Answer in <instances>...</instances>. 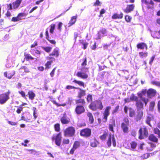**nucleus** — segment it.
<instances>
[{"instance_id": "f257e3e1", "label": "nucleus", "mask_w": 160, "mask_h": 160, "mask_svg": "<svg viewBox=\"0 0 160 160\" xmlns=\"http://www.w3.org/2000/svg\"><path fill=\"white\" fill-rule=\"evenodd\" d=\"M89 108L93 111H96L98 109L102 110L103 106L102 101L100 100H95L91 102L88 106Z\"/></svg>"}, {"instance_id": "f03ea898", "label": "nucleus", "mask_w": 160, "mask_h": 160, "mask_svg": "<svg viewBox=\"0 0 160 160\" xmlns=\"http://www.w3.org/2000/svg\"><path fill=\"white\" fill-rule=\"evenodd\" d=\"M138 138L140 140L144 139L148 137V128L145 126L140 127L138 131Z\"/></svg>"}, {"instance_id": "7ed1b4c3", "label": "nucleus", "mask_w": 160, "mask_h": 160, "mask_svg": "<svg viewBox=\"0 0 160 160\" xmlns=\"http://www.w3.org/2000/svg\"><path fill=\"white\" fill-rule=\"evenodd\" d=\"M123 121L121 124V128L124 133H127L129 131V120L127 118L124 117Z\"/></svg>"}, {"instance_id": "20e7f679", "label": "nucleus", "mask_w": 160, "mask_h": 160, "mask_svg": "<svg viewBox=\"0 0 160 160\" xmlns=\"http://www.w3.org/2000/svg\"><path fill=\"white\" fill-rule=\"evenodd\" d=\"M92 133V131L91 129L88 128H86L80 130V135L84 138H88L90 137Z\"/></svg>"}, {"instance_id": "39448f33", "label": "nucleus", "mask_w": 160, "mask_h": 160, "mask_svg": "<svg viewBox=\"0 0 160 160\" xmlns=\"http://www.w3.org/2000/svg\"><path fill=\"white\" fill-rule=\"evenodd\" d=\"M111 109V107L110 106H107L106 107L103 113L102 122L105 123L107 121L108 117L110 114V111Z\"/></svg>"}, {"instance_id": "423d86ee", "label": "nucleus", "mask_w": 160, "mask_h": 160, "mask_svg": "<svg viewBox=\"0 0 160 160\" xmlns=\"http://www.w3.org/2000/svg\"><path fill=\"white\" fill-rule=\"evenodd\" d=\"M10 92L8 91L5 93L0 94V104H1L5 103L9 99Z\"/></svg>"}, {"instance_id": "0eeeda50", "label": "nucleus", "mask_w": 160, "mask_h": 160, "mask_svg": "<svg viewBox=\"0 0 160 160\" xmlns=\"http://www.w3.org/2000/svg\"><path fill=\"white\" fill-rule=\"evenodd\" d=\"M112 141L113 146L115 147L116 146V143L114 136V135H112L111 134H109L108 140L107 142V144L109 147L111 146Z\"/></svg>"}, {"instance_id": "6e6552de", "label": "nucleus", "mask_w": 160, "mask_h": 160, "mask_svg": "<svg viewBox=\"0 0 160 160\" xmlns=\"http://www.w3.org/2000/svg\"><path fill=\"white\" fill-rule=\"evenodd\" d=\"M21 1L19 0H16L15 2H14L12 3V4L11 3L9 4L8 5V10H11L12 9V8H13L14 9L17 8L20 5V4H21Z\"/></svg>"}, {"instance_id": "1a4fd4ad", "label": "nucleus", "mask_w": 160, "mask_h": 160, "mask_svg": "<svg viewBox=\"0 0 160 160\" xmlns=\"http://www.w3.org/2000/svg\"><path fill=\"white\" fill-rule=\"evenodd\" d=\"M141 1L142 3L145 4L147 8L150 9L153 8L154 3L152 0H142Z\"/></svg>"}, {"instance_id": "9d476101", "label": "nucleus", "mask_w": 160, "mask_h": 160, "mask_svg": "<svg viewBox=\"0 0 160 160\" xmlns=\"http://www.w3.org/2000/svg\"><path fill=\"white\" fill-rule=\"evenodd\" d=\"M85 111L84 107L82 105H77L75 109V112L78 115H80L84 113Z\"/></svg>"}, {"instance_id": "9b49d317", "label": "nucleus", "mask_w": 160, "mask_h": 160, "mask_svg": "<svg viewBox=\"0 0 160 160\" xmlns=\"http://www.w3.org/2000/svg\"><path fill=\"white\" fill-rule=\"evenodd\" d=\"M116 126L115 121L114 119L112 118L110 120L108 124V129L109 131L112 132H114V127Z\"/></svg>"}, {"instance_id": "f8f14e48", "label": "nucleus", "mask_w": 160, "mask_h": 160, "mask_svg": "<svg viewBox=\"0 0 160 160\" xmlns=\"http://www.w3.org/2000/svg\"><path fill=\"white\" fill-rule=\"evenodd\" d=\"M135 7V6L134 4L127 5L126 8L123 10V11L126 13H129L133 11Z\"/></svg>"}, {"instance_id": "ddd939ff", "label": "nucleus", "mask_w": 160, "mask_h": 160, "mask_svg": "<svg viewBox=\"0 0 160 160\" xmlns=\"http://www.w3.org/2000/svg\"><path fill=\"white\" fill-rule=\"evenodd\" d=\"M52 140L53 142L55 140L56 145L59 146L60 145V133L57 135H53Z\"/></svg>"}, {"instance_id": "4468645a", "label": "nucleus", "mask_w": 160, "mask_h": 160, "mask_svg": "<svg viewBox=\"0 0 160 160\" xmlns=\"http://www.w3.org/2000/svg\"><path fill=\"white\" fill-rule=\"evenodd\" d=\"M157 92L156 90L152 88H150L147 91V95L148 97L151 98L156 95Z\"/></svg>"}, {"instance_id": "2eb2a0df", "label": "nucleus", "mask_w": 160, "mask_h": 160, "mask_svg": "<svg viewBox=\"0 0 160 160\" xmlns=\"http://www.w3.org/2000/svg\"><path fill=\"white\" fill-rule=\"evenodd\" d=\"M137 114L135 118V120L136 121H140L142 118L143 113L142 110H137Z\"/></svg>"}, {"instance_id": "dca6fc26", "label": "nucleus", "mask_w": 160, "mask_h": 160, "mask_svg": "<svg viewBox=\"0 0 160 160\" xmlns=\"http://www.w3.org/2000/svg\"><path fill=\"white\" fill-rule=\"evenodd\" d=\"M77 89H78L79 90V92H78L77 96V97L78 98H81L86 95V91L85 90L82 89L79 87H78Z\"/></svg>"}, {"instance_id": "f3484780", "label": "nucleus", "mask_w": 160, "mask_h": 160, "mask_svg": "<svg viewBox=\"0 0 160 160\" xmlns=\"http://www.w3.org/2000/svg\"><path fill=\"white\" fill-rule=\"evenodd\" d=\"M61 121L62 124H67L70 122V119L67 116L66 114H65L61 119Z\"/></svg>"}, {"instance_id": "a211bd4d", "label": "nucleus", "mask_w": 160, "mask_h": 160, "mask_svg": "<svg viewBox=\"0 0 160 160\" xmlns=\"http://www.w3.org/2000/svg\"><path fill=\"white\" fill-rule=\"evenodd\" d=\"M123 16V14L122 12H120V14L117 13H114L112 16V18L113 19H121Z\"/></svg>"}, {"instance_id": "6ab92c4d", "label": "nucleus", "mask_w": 160, "mask_h": 160, "mask_svg": "<svg viewBox=\"0 0 160 160\" xmlns=\"http://www.w3.org/2000/svg\"><path fill=\"white\" fill-rule=\"evenodd\" d=\"M137 47L138 49L143 50L145 49L146 50L148 49V46L144 42H142L138 43L137 45Z\"/></svg>"}, {"instance_id": "aec40b11", "label": "nucleus", "mask_w": 160, "mask_h": 160, "mask_svg": "<svg viewBox=\"0 0 160 160\" xmlns=\"http://www.w3.org/2000/svg\"><path fill=\"white\" fill-rule=\"evenodd\" d=\"M141 99L138 100L136 102V106L137 110H141V109H143V104Z\"/></svg>"}, {"instance_id": "412c9836", "label": "nucleus", "mask_w": 160, "mask_h": 160, "mask_svg": "<svg viewBox=\"0 0 160 160\" xmlns=\"http://www.w3.org/2000/svg\"><path fill=\"white\" fill-rule=\"evenodd\" d=\"M77 76L82 79H87L88 77V75L85 73L82 72H78L76 74Z\"/></svg>"}, {"instance_id": "4be33fe9", "label": "nucleus", "mask_w": 160, "mask_h": 160, "mask_svg": "<svg viewBox=\"0 0 160 160\" xmlns=\"http://www.w3.org/2000/svg\"><path fill=\"white\" fill-rule=\"evenodd\" d=\"M78 18V15H76L75 16H73L71 18L68 23V26L70 27L75 23Z\"/></svg>"}, {"instance_id": "5701e85b", "label": "nucleus", "mask_w": 160, "mask_h": 160, "mask_svg": "<svg viewBox=\"0 0 160 160\" xmlns=\"http://www.w3.org/2000/svg\"><path fill=\"white\" fill-rule=\"evenodd\" d=\"M148 140L153 142L158 143V139L157 137L153 134H150L148 137Z\"/></svg>"}, {"instance_id": "b1692460", "label": "nucleus", "mask_w": 160, "mask_h": 160, "mask_svg": "<svg viewBox=\"0 0 160 160\" xmlns=\"http://www.w3.org/2000/svg\"><path fill=\"white\" fill-rule=\"evenodd\" d=\"M137 94L140 98H141V99L144 102L145 105L146 106L148 101V99L144 97H143V95L141 92H138Z\"/></svg>"}, {"instance_id": "393cba45", "label": "nucleus", "mask_w": 160, "mask_h": 160, "mask_svg": "<svg viewBox=\"0 0 160 160\" xmlns=\"http://www.w3.org/2000/svg\"><path fill=\"white\" fill-rule=\"evenodd\" d=\"M153 119V117L152 115H149L147 116L145 120V122L150 127H152L150 122Z\"/></svg>"}, {"instance_id": "a878e982", "label": "nucleus", "mask_w": 160, "mask_h": 160, "mask_svg": "<svg viewBox=\"0 0 160 160\" xmlns=\"http://www.w3.org/2000/svg\"><path fill=\"white\" fill-rule=\"evenodd\" d=\"M87 115L88 118V121L90 123L92 124L94 122V119L92 114L90 112L87 113Z\"/></svg>"}, {"instance_id": "bb28decb", "label": "nucleus", "mask_w": 160, "mask_h": 160, "mask_svg": "<svg viewBox=\"0 0 160 160\" xmlns=\"http://www.w3.org/2000/svg\"><path fill=\"white\" fill-rule=\"evenodd\" d=\"M31 53L34 56H35L37 58H39L41 54V52L38 50L32 49L30 51Z\"/></svg>"}, {"instance_id": "cd10ccee", "label": "nucleus", "mask_w": 160, "mask_h": 160, "mask_svg": "<svg viewBox=\"0 0 160 160\" xmlns=\"http://www.w3.org/2000/svg\"><path fill=\"white\" fill-rule=\"evenodd\" d=\"M78 99L75 100V103L76 104L79 105L81 104L82 105H84L86 104V102L84 98H79Z\"/></svg>"}, {"instance_id": "c85d7f7f", "label": "nucleus", "mask_w": 160, "mask_h": 160, "mask_svg": "<svg viewBox=\"0 0 160 160\" xmlns=\"http://www.w3.org/2000/svg\"><path fill=\"white\" fill-rule=\"evenodd\" d=\"M75 128L72 126H69L64 130V133L75 131Z\"/></svg>"}, {"instance_id": "c756f323", "label": "nucleus", "mask_w": 160, "mask_h": 160, "mask_svg": "<svg viewBox=\"0 0 160 160\" xmlns=\"http://www.w3.org/2000/svg\"><path fill=\"white\" fill-rule=\"evenodd\" d=\"M98 143V142L95 138L91 139L90 141V145L92 147H97Z\"/></svg>"}, {"instance_id": "7c9ffc66", "label": "nucleus", "mask_w": 160, "mask_h": 160, "mask_svg": "<svg viewBox=\"0 0 160 160\" xmlns=\"http://www.w3.org/2000/svg\"><path fill=\"white\" fill-rule=\"evenodd\" d=\"M107 32V30L105 28H102L98 32V37L96 38V40L100 39H101L100 38V34H102L103 35H104L106 34Z\"/></svg>"}, {"instance_id": "2f4dec72", "label": "nucleus", "mask_w": 160, "mask_h": 160, "mask_svg": "<svg viewBox=\"0 0 160 160\" xmlns=\"http://www.w3.org/2000/svg\"><path fill=\"white\" fill-rule=\"evenodd\" d=\"M15 74V72L14 71H10L7 75V72H4V76L7 77L9 79H10Z\"/></svg>"}, {"instance_id": "473e14b6", "label": "nucleus", "mask_w": 160, "mask_h": 160, "mask_svg": "<svg viewBox=\"0 0 160 160\" xmlns=\"http://www.w3.org/2000/svg\"><path fill=\"white\" fill-rule=\"evenodd\" d=\"M79 42L80 44H82L83 46L82 48L84 49H86L88 44V43L86 42V41H84L83 40H79Z\"/></svg>"}, {"instance_id": "72a5a7b5", "label": "nucleus", "mask_w": 160, "mask_h": 160, "mask_svg": "<svg viewBox=\"0 0 160 160\" xmlns=\"http://www.w3.org/2000/svg\"><path fill=\"white\" fill-rule=\"evenodd\" d=\"M59 49L58 48H56L54 50L52 54V55H54L56 57H57L59 56Z\"/></svg>"}, {"instance_id": "f704fd0d", "label": "nucleus", "mask_w": 160, "mask_h": 160, "mask_svg": "<svg viewBox=\"0 0 160 160\" xmlns=\"http://www.w3.org/2000/svg\"><path fill=\"white\" fill-rule=\"evenodd\" d=\"M73 82L78 84L79 86H82L83 88H85V87L84 83L81 81L74 80L73 81Z\"/></svg>"}, {"instance_id": "c9c22d12", "label": "nucleus", "mask_w": 160, "mask_h": 160, "mask_svg": "<svg viewBox=\"0 0 160 160\" xmlns=\"http://www.w3.org/2000/svg\"><path fill=\"white\" fill-rule=\"evenodd\" d=\"M108 132H104L102 135L100 136V138L102 140H105L108 136Z\"/></svg>"}, {"instance_id": "e433bc0d", "label": "nucleus", "mask_w": 160, "mask_h": 160, "mask_svg": "<svg viewBox=\"0 0 160 160\" xmlns=\"http://www.w3.org/2000/svg\"><path fill=\"white\" fill-rule=\"evenodd\" d=\"M139 56L141 58H146L148 55V53L147 52H140L139 53Z\"/></svg>"}, {"instance_id": "4c0bfd02", "label": "nucleus", "mask_w": 160, "mask_h": 160, "mask_svg": "<svg viewBox=\"0 0 160 160\" xmlns=\"http://www.w3.org/2000/svg\"><path fill=\"white\" fill-rule=\"evenodd\" d=\"M28 94L29 96V98L30 99L33 100L34 99L35 97V94L32 91H29L28 92Z\"/></svg>"}, {"instance_id": "58836bf2", "label": "nucleus", "mask_w": 160, "mask_h": 160, "mask_svg": "<svg viewBox=\"0 0 160 160\" xmlns=\"http://www.w3.org/2000/svg\"><path fill=\"white\" fill-rule=\"evenodd\" d=\"M82 62L81 63V66L82 67H85L87 64V58L86 57L83 58L81 60Z\"/></svg>"}, {"instance_id": "ea45409f", "label": "nucleus", "mask_w": 160, "mask_h": 160, "mask_svg": "<svg viewBox=\"0 0 160 160\" xmlns=\"http://www.w3.org/2000/svg\"><path fill=\"white\" fill-rule=\"evenodd\" d=\"M87 101L88 102H92V96L90 94H88L87 95L86 98Z\"/></svg>"}, {"instance_id": "a19ab883", "label": "nucleus", "mask_w": 160, "mask_h": 160, "mask_svg": "<svg viewBox=\"0 0 160 160\" xmlns=\"http://www.w3.org/2000/svg\"><path fill=\"white\" fill-rule=\"evenodd\" d=\"M80 142L78 141H76L74 142L72 147L77 149L80 146Z\"/></svg>"}, {"instance_id": "79ce46f5", "label": "nucleus", "mask_w": 160, "mask_h": 160, "mask_svg": "<svg viewBox=\"0 0 160 160\" xmlns=\"http://www.w3.org/2000/svg\"><path fill=\"white\" fill-rule=\"evenodd\" d=\"M130 99L131 101L136 102L138 99V97L135 96L133 94H132L130 97Z\"/></svg>"}, {"instance_id": "37998d69", "label": "nucleus", "mask_w": 160, "mask_h": 160, "mask_svg": "<svg viewBox=\"0 0 160 160\" xmlns=\"http://www.w3.org/2000/svg\"><path fill=\"white\" fill-rule=\"evenodd\" d=\"M154 133L158 135V137L160 138V130L157 128H154L153 129Z\"/></svg>"}, {"instance_id": "c03bdc74", "label": "nucleus", "mask_w": 160, "mask_h": 160, "mask_svg": "<svg viewBox=\"0 0 160 160\" xmlns=\"http://www.w3.org/2000/svg\"><path fill=\"white\" fill-rule=\"evenodd\" d=\"M155 106V102L154 101L151 102L150 103V105L149 107V110L152 111Z\"/></svg>"}, {"instance_id": "a18cd8bd", "label": "nucleus", "mask_w": 160, "mask_h": 160, "mask_svg": "<svg viewBox=\"0 0 160 160\" xmlns=\"http://www.w3.org/2000/svg\"><path fill=\"white\" fill-rule=\"evenodd\" d=\"M75 133V131L72 132L64 133V135L66 137H71L73 136L74 135Z\"/></svg>"}, {"instance_id": "49530a36", "label": "nucleus", "mask_w": 160, "mask_h": 160, "mask_svg": "<svg viewBox=\"0 0 160 160\" xmlns=\"http://www.w3.org/2000/svg\"><path fill=\"white\" fill-rule=\"evenodd\" d=\"M135 114V112L134 110L132 108H129V116L130 117H133Z\"/></svg>"}, {"instance_id": "de8ad7c7", "label": "nucleus", "mask_w": 160, "mask_h": 160, "mask_svg": "<svg viewBox=\"0 0 160 160\" xmlns=\"http://www.w3.org/2000/svg\"><path fill=\"white\" fill-rule=\"evenodd\" d=\"M130 145L132 148L135 149L137 145V143L135 141H132L130 142Z\"/></svg>"}, {"instance_id": "09e8293b", "label": "nucleus", "mask_w": 160, "mask_h": 160, "mask_svg": "<svg viewBox=\"0 0 160 160\" xmlns=\"http://www.w3.org/2000/svg\"><path fill=\"white\" fill-rule=\"evenodd\" d=\"M42 48L47 52H49L52 49V48L50 47H42Z\"/></svg>"}, {"instance_id": "8fccbe9b", "label": "nucleus", "mask_w": 160, "mask_h": 160, "mask_svg": "<svg viewBox=\"0 0 160 160\" xmlns=\"http://www.w3.org/2000/svg\"><path fill=\"white\" fill-rule=\"evenodd\" d=\"M25 56V58L27 60H33L34 59V58L32 57L30 54H26L24 55Z\"/></svg>"}, {"instance_id": "3c124183", "label": "nucleus", "mask_w": 160, "mask_h": 160, "mask_svg": "<svg viewBox=\"0 0 160 160\" xmlns=\"http://www.w3.org/2000/svg\"><path fill=\"white\" fill-rule=\"evenodd\" d=\"M150 156V154L149 153H145L142 156H141V158L142 159H147Z\"/></svg>"}, {"instance_id": "603ef678", "label": "nucleus", "mask_w": 160, "mask_h": 160, "mask_svg": "<svg viewBox=\"0 0 160 160\" xmlns=\"http://www.w3.org/2000/svg\"><path fill=\"white\" fill-rule=\"evenodd\" d=\"M151 83L152 85H155L158 87H160V82L152 81L151 82Z\"/></svg>"}, {"instance_id": "864d4df0", "label": "nucleus", "mask_w": 160, "mask_h": 160, "mask_svg": "<svg viewBox=\"0 0 160 160\" xmlns=\"http://www.w3.org/2000/svg\"><path fill=\"white\" fill-rule=\"evenodd\" d=\"M125 19L126 22H131L132 18L129 15H126L125 16Z\"/></svg>"}, {"instance_id": "5fc2aeb1", "label": "nucleus", "mask_w": 160, "mask_h": 160, "mask_svg": "<svg viewBox=\"0 0 160 160\" xmlns=\"http://www.w3.org/2000/svg\"><path fill=\"white\" fill-rule=\"evenodd\" d=\"M23 69L24 71V72H28L29 71V70L28 68H27L25 66H22V67L19 69L20 72H22V70Z\"/></svg>"}, {"instance_id": "6e6d98bb", "label": "nucleus", "mask_w": 160, "mask_h": 160, "mask_svg": "<svg viewBox=\"0 0 160 160\" xmlns=\"http://www.w3.org/2000/svg\"><path fill=\"white\" fill-rule=\"evenodd\" d=\"M119 105H118L116 106L115 108L113 109V110L112 111V114H114L116 113L118 110L119 108Z\"/></svg>"}, {"instance_id": "4d7b16f0", "label": "nucleus", "mask_w": 160, "mask_h": 160, "mask_svg": "<svg viewBox=\"0 0 160 160\" xmlns=\"http://www.w3.org/2000/svg\"><path fill=\"white\" fill-rule=\"evenodd\" d=\"M55 29V25L52 24L50 26V32L52 34L54 30Z\"/></svg>"}, {"instance_id": "13d9d810", "label": "nucleus", "mask_w": 160, "mask_h": 160, "mask_svg": "<svg viewBox=\"0 0 160 160\" xmlns=\"http://www.w3.org/2000/svg\"><path fill=\"white\" fill-rule=\"evenodd\" d=\"M78 87H75L71 85H67L66 86V88L68 90H70L73 89H77Z\"/></svg>"}, {"instance_id": "bf43d9fd", "label": "nucleus", "mask_w": 160, "mask_h": 160, "mask_svg": "<svg viewBox=\"0 0 160 160\" xmlns=\"http://www.w3.org/2000/svg\"><path fill=\"white\" fill-rule=\"evenodd\" d=\"M25 16V14L24 13H19L18 15V17L19 18V19L20 20H22V19H24V18H23L22 17H24Z\"/></svg>"}, {"instance_id": "052dcab7", "label": "nucleus", "mask_w": 160, "mask_h": 160, "mask_svg": "<svg viewBox=\"0 0 160 160\" xmlns=\"http://www.w3.org/2000/svg\"><path fill=\"white\" fill-rule=\"evenodd\" d=\"M70 142L69 139H64L62 142V145L68 144Z\"/></svg>"}, {"instance_id": "680f3d73", "label": "nucleus", "mask_w": 160, "mask_h": 160, "mask_svg": "<svg viewBox=\"0 0 160 160\" xmlns=\"http://www.w3.org/2000/svg\"><path fill=\"white\" fill-rule=\"evenodd\" d=\"M54 128L56 131H59L60 130V125L58 123L54 125Z\"/></svg>"}, {"instance_id": "e2e57ef3", "label": "nucleus", "mask_w": 160, "mask_h": 160, "mask_svg": "<svg viewBox=\"0 0 160 160\" xmlns=\"http://www.w3.org/2000/svg\"><path fill=\"white\" fill-rule=\"evenodd\" d=\"M100 5L101 2L99 0H96V2L93 3V6H100Z\"/></svg>"}, {"instance_id": "0e129e2a", "label": "nucleus", "mask_w": 160, "mask_h": 160, "mask_svg": "<svg viewBox=\"0 0 160 160\" xmlns=\"http://www.w3.org/2000/svg\"><path fill=\"white\" fill-rule=\"evenodd\" d=\"M76 149L75 148H74V147H72V148L70 150L69 152V153L70 154L72 155L74 154L75 151Z\"/></svg>"}, {"instance_id": "69168bd1", "label": "nucleus", "mask_w": 160, "mask_h": 160, "mask_svg": "<svg viewBox=\"0 0 160 160\" xmlns=\"http://www.w3.org/2000/svg\"><path fill=\"white\" fill-rule=\"evenodd\" d=\"M97 48V43L96 42H94V45L91 46V48L92 50H95Z\"/></svg>"}, {"instance_id": "338daca9", "label": "nucleus", "mask_w": 160, "mask_h": 160, "mask_svg": "<svg viewBox=\"0 0 160 160\" xmlns=\"http://www.w3.org/2000/svg\"><path fill=\"white\" fill-rule=\"evenodd\" d=\"M98 67H99V71H101V70H103L105 68H107V67L105 65L101 66V65H99Z\"/></svg>"}, {"instance_id": "774afa93", "label": "nucleus", "mask_w": 160, "mask_h": 160, "mask_svg": "<svg viewBox=\"0 0 160 160\" xmlns=\"http://www.w3.org/2000/svg\"><path fill=\"white\" fill-rule=\"evenodd\" d=\"M158 109V112L160 113V100L158 101L157 104Z\"/></svg>"}]
</instances>
